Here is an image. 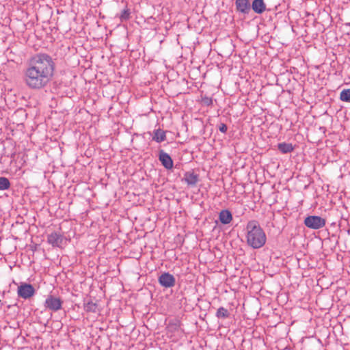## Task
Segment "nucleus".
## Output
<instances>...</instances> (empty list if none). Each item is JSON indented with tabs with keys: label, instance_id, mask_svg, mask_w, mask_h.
<instances>
[{
	"label": "nucleus",
	"instance_id": "19",
	"mask_svg": "<svg viewBox=\"0 0 350 350\" xmlns=\"http://www.w3.org/2000/svg\"><path fill=\"white\" fill-rule=\"evenodd\" d=\"M131 12L129 9H124L120 16V21L122 22L127 21L130 18Z\"/></svg>",
	"mask_w": 350,
	"mask_h": 350
},
{
	"label": "nucleus",
	"instance_id": "1",
	"mask_svg": "<svg viewBox=\"0 0 350 350\" xmlns=\"http://www.w3.org/2000/svg\"><path fill=\"white\" fill-rule=\"evenodd\" d=\"M55 68V63L51 55L44 53L35 54L29 58L24 70L25 84L31 90L44 88L51 81Z\"/></svg>",
	"mask_w": 350,
	"mask_h": 350
},
{
	"label": "nucleus",
	"instance_id": "7",
	"mask_svg": "<svg viewBox=\"0 0 350 350\" xmlns=\"http://www.w3.org/2000/svg\"><path fill=\"white\" fill-rule=\"evenodd\" d=\"M236 10L238 13L245 16L251 12L250 0H235Z\"/></svg>",
	"mask_w": 350,
	"mask_h": 350
},
{
	"label": "nucleus",
	"instance_id": "2",
	"mask_svg": "<svg viewBox=\"0 0 350 350\" xmlns=\"http://www.w3.org/2000/svg\"><path fill=\"white\" fill-rule=\"evenodd\" d=\"M247 243L253 249H259L265 245L267 237L263 229L256 220L249 221L246 226Z\"/></svg>",
	"mask_w": 350,
	"mask_h": 350
},
{
	"label": "nucleus",
	"instance_id": "14",
	"mask_svg": "<svg viewBox=\"0 0 350 350\" xmlns=\"http://www.w3.org/2000/svg\"><path fill=\"white\" fill-rule=\"evenodd\" d=\"M278 149L283 154L290 153L293 151L294 147L290 143H279L278 144Z\"/></svg>",
	"mask_w": 350,
	"mask_h": 350
},
{
	"label": "nucleus",
	"instance_id": "16",
	"mask_svg": "<svg viewBox=\"0 0 350 350\" xmlns=\"http://www.w3.org/2000/svg\"><path fill=\"white\" fill-rule=\"evenodd\" d=\"M98 305L92 301H88L84 304V310L87 312L96 313L97 312Z\"/></svg>",
	"mask_w": 350,
	"mask_h": 350
},
{
	"label": "nucleus",
	"instance_id": "5",
	"mask_svg": "<svg viewBox=\"0 0 350 350\" xmlns=\"http://www.w3.org/2000/svg\"><path fill=\"white\" fill-rule=\"evenodd\" d=\"M62 304L63 301L59 297L50 295L44 301V306L51 310L57 311L62 308Z\"/></svg>",
	"mask_w": 350,
	"mask_h": 350
},
{
	"label": "nucleus",
	"instance_id": "21",
	"mask_svg": "<svg viewBox=\"0 0 350 350\" xmlns=\"http://www.w3.org/2000/svg\"><path fill=\"white\" fill-rule=\"evenodd\" d=\"M228 127L226 124L221 123L219 125V130L220 132L225 133L227 131Z\"/></svg>",
	"mask_w": 350,
	"mask_h": 350
},
{
	"label": "nucleus",
	"instance_id": "10",
	"mask_svg": "<svg viewBox=\"0 0 350 350\" xmlns=\"http://www.w3.org/2000/svg\"><path fill=\"white\" fill-rule=\"evenodd\" d=\"M183 180L189 186L194 187L199 181V175L196 174L193 170L186 172L184 174Z\"/></svg>",
	"mask_w": 350,
	"mask_h": 350
},
{
	"label": "nucleus",
	"instance_id": "15",
	"mask_svg": "<svg viewBox=\"0 0 350 350\" xmlns=\"http://www.w3.org/2000/svg\"><path fill=\"white\" fill-rule=\"evenodd\" d=\"M230 315V312L228 309L224 307H219L215 314V316L219 319H228Z\"/></svg>",
	"mask_w": 350,
	"mask_h": 350
},
{
	"label": "nucleus",
	"instance_id": "11",
	"mask_svg": "<svg viewBox=\"0 0 350 350\" xmlns=\"http://www.w3.org/2000/svg\"><path fill=\"white\" fill-rule=\"evenodd\" d=\"M251 10L256 14H262L266 10V4L264 0H253L251 3Z\"/></svg>",
	"mask_w": 350,
	"mask_h": 350
},
{
	"label": "nucleus",
	"instance_id": "6",
	"mask_svg": "<svg viewBox=\"0 0 350 350\" xmlns=\"http://www.w3.org/2000/svg\"><path fill=\"white\" fill-rule=\"evenodd\" d=\"M160 285L165 288L173 287L176 284V279L172 274L168 272L161 273L158 278Z\"/></svg>",
	"mask_w": 350,
	"mask_h": 350
},
{
	"label": "nucleus",
	"instance_id": "8",
	"mask_svg": "<svg viewBox=\"0 0 350 350\" xmlns=\"http://www.w3.org/2000/svg\"><path fill=\"white\" fill-rule=\"evenodd\" d=\"M64 241V237L60 232H53L47 235V242L53 247H60Z\"/></svg>",
	"mask_w": 350,
	"mask_h": 350
},
{
	"label": "nucleus",
	"instance_id": "20",
	"mask_svg": "<svg viewBox=\"0 0 350 350\" xmlns=\"http://www.w3.org/2000/svg\"><path fill=\"white\" fill-rule=\"evenodd\" d=\"M202 103L204 105L211 106L213 105V100L211 98L205 96L202 98Z\"/></svg>",
	"mask_w": 350,
	"mask_h": 350
},
{
	"label": "nucleus",
	"instance_id": "3",
	"mask_svg": "<svg viewBox=\"0 0 350 350\" xmlns=\"http://www.w3.org/2000/svg\"><path fill=\"white\" fill-rule=\"evenodd\" d=\"M304 223L309 228L318 230L325 226L326 220L319 216L310 215L305 218Z\"/></svg>",
	"mask_w": 350,
	"mask_h": 350
},
{
	"label": "nucleus",
	"instance_id": "17",
	"mask_svg": "<svg viewBox=\"0 0 350 350\" xmlns=\"http://www.w3.org/2000/svg\"><path fill=\"white\" fill-rule=\"evenodd\" d=\"M10 185V182L8 178L4 176L0 177V191L8 189Z\"/></svg>",
	"mask_w": 350,
	"mask_h": 350
},
{
	"label": "nucleus",
	"instance_id": "13",
	"mask_svg": "<svg viewBox=\"0 0 350 350\" xmlns=\"http://www.w3.org/2000/svg\"><path fill=\"white\" fill-rule=\"evenodd\" d=\"M166 139V133L165 131L158 129L153 131L152 140L157 143H161Z\"/></svg>",
	"mask_w": 350,
	"mask_h": 350
},
{
	"label": "nucleus",
	"instance_id": "4",
	"mask_svg": "<svg viewBox=\"0 0 350 350\" xmlns=\"http://www.w3.org/2000/svg\"><path fill=\"white\" fill-rule=\"evenodd\" d=\"M17 293L19 297L27 299L34 295L35 288L30 284L22 283L18 286Z\"/></svg>",
	"mask_w": 350,
	"mask_h": 350
},
{
	"label": "nucleus",
	"instance_id": "9",
	"mask_svg": "<svg viewBox=\"0 0 350 350\" xmlns=\"http://www.w3.org/2000/svg\"><path fill=\"white\" fill-rule=\"evenodd\" d=\"M159 160L165 169L170 170L173 167V160L163 150H160L159 152Z\"/></svg>",
	"mask_w": 350,
	"mask_h": 350
},
{
	"label": "nucleus",
	"instance_id": "12",
	"mask_svg": "<svg viewBox=\"0 0 350 350\" xmlns=\"http://www.w3.org/2000/svg\"><path fill=\"white\" fill-rule=\"evenodd\" d=\"M219 219L222 224H229L232 220V215L228 209L221 210L219 214Z\"/></svg>",
	"mask_w": 350,
	"mask_h": 350
},
{
	"label": "nucleus",
	"instance_id": "18",
	"mask_svg": "<svg viewBox=\"0 0 350 350\" xmlns=\"http://www.w3.org/2000/svg\"><path fill=\"white\" fill-rule=\"evenodd\" d=\"M340 99L342 101L350 103V89L343 90L340 94Z\"/></svg>",
	"mask_w": 350,
	"mask_h": 350
}]
</instances>
